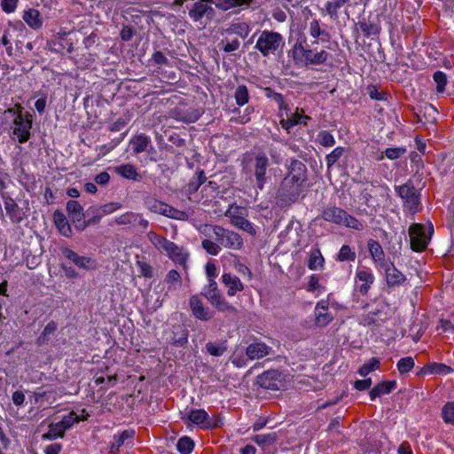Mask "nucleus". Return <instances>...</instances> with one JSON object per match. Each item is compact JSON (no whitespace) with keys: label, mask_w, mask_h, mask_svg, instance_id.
Returning <instances> with one entry per match:
<instances>
[{"label":"nucleus","mask_w":454,"mask_h":454,"mask_svg":"<svg viewBox=\"0 0 454 454\" xmlns=\"http://www.w3.org/2000/svg\"><path fill=\"white\" fill-rule=\"evenodd\" d=\"M289 56L295 65L305 67L324 65L330 59V54L326 51H314L305 41H297L290 50Z\"/></svg>","instance_id":"1"},{"label":"nucleus","mask_w":454,"mask_h":454,"mask_svg":"<svg viewBox=\"0 0 454 454\" xmlns=\"http://www.w3.org/2000/svg\"><path fill=\"white\" fill-rule=\"evenodd\" d=\"M284 46L285 39L282 35L272 30H263L259 35L254 49L263 57L267 58L270 55H276L278 52H281Z\"/></svg>","instance_id":"2"},{"label":"nucleus","mask_w":454,"mask_h":454,"mask_svg":"<svg viewBox=\"0 0 454 454\" xmlns=\"http://www.w3.org/2000/svg\"><path fill=\"white\" fill-rule=\"evenodd\" d=\"M322 218L325 221L343 225L356 231H362L364 224L356 217L350 215L347 211L335 206L329 207L322 212Z\"/></svg>","instance_id":"3"},{"label":"nucleus","mask_w":454,"mask_h":454,"mask_svg":"<svg viewBox=\"0 0 454 454\" xmlns=\"http://www.w3.org/2000/svg\"><path fill=\"white\" fill-rule=\"evenodd\" d=\"M253 161V173L255 177L256 187L262 190L267 182L266 173L270 166V161L264 153H259L252 160L249 154H245L242 160L243 170L248 168V163Z\"/></svg>","instance_id":"4"},{"label":"nucleus","mask_w":454,"mask_h":454,"mask_svg":"<svg viewBox=\"0 0 454 454\" xmlns=\"http://www.w3.org/2000/svg\"><path fill=\"white\" fill-rule=\"evenodd\" d=\"M395 191L403 201L404 210L412 215L419 210L420 192L415 188L411 180L402 185L395 186Z\"/></svg>","instance_id":"5"},{"label":"nucleus","mask_w":454,"mask_h":454,"mask_svg":"<svg viewBox=\"0 0 454 454\" xmlns=\"http://www.w3.org/2000/svg\"><path fill=\"white\" fill-rule=\"evenodd\" d=\"M214 235L215 240L219 243L220 247L239 250L243 246V239L239 234L220 225H215Z\"/></svg>","instance_id":"6"},{"label":"nucleus","mask_w":454,"mask_h":454,"mask_svg":"<svg viewBox=\"0 0 454 454\" xmlns=\"http://www.w3.org/2000/svg\"><path fill=\"white\" fill-rule=\"evenodd\" d=\"M246 208L232 204L229 207V208L225 211L224 215L231 219V223L247 233L254 236L256 234V231L252 223L245 218L246 215Z\"/></svg>","instance_id":"7"},{"label":"nucleus","mask_w":454,"mask_h":454,"mask_svg":"<svg viewBox=\"0 0 454 454\" xmlns=\"http://www.w3.org/2000/svg\"><path fill=\"white\" fill-rule=\"evenodd\" d=\"M303 187L284 177L277 192V199L285 204L296 201L302 192Z\"/></svg>","instance_id":"8"},{"label":"nucleus","mask_w":454,"mask_h":454,"mask_svg":"<svg viewBox=\"0 0 454 454\" xmlns=\"http://www.w3.org/2000/svg\"><path fill=\"white\" fill-rule=\"evenodd\" d=\"M212 4H215V0H197L189 8V17L194 22H201L203 19L211 20L215 16Z\"/></svg>","instance_id":"9"},{"label":"nucleus","mask_w":454,"mask_h":454,"mask_svg":"<svg viewBox=\"0 0 454 454\" xmlns=\"http://www.w3.org/2000/svg\"><path fill=\"white\" fill-rule=\"evenodd\" d=\"M13 134L17 137L20 143H26L30 137V129L32 128L31 114L27 112L23 114L20 111L13 121Z\"/></svg>","instance_id":"10"},{"label":"nucleus","mask_w":454,"mask_h":454,"mask_svg":"<svg viewBox=\"0 0 454 454\" xmlns=\"http://www.w3.org/2000/svg\"><path fill=\"white\" fill-rule=\"evenodd\" d=\"M411 247L413 251H424L429 242L430 236L426 233V227L422 223H413L409 228Z\"/></svg>","instance_id":"11"},{"label":"nucleus","mask_w":454,"mask_h":454,"mask_svg":"<svg viewBox=\"0 0 454 454\" xmlns=\"http://www.w3.org/2000/svg\"><path fill=\"white\" fill-rule=\"evenodd\" d=\"M257 384L265 389L279 390L284 387L282 373L278 370H269L256 378Z\"/></svg>","instance_id":"12"},{"label":"nucleus","mask_w":454,"mask_h":454,"mask_svg":"<svg viewBox=\"0 0 454 454\" xmlns=\"http://www.w3.org/2000/svg\"><path fill=\"white\" fill-rule=\"evenodd\" d=\"M285 177L303 187L307 181L306 165L299 160L292 159L287 166V172Z\"/></svg>","instance_id":"13"},{"label":"nucleus","mask_w":454,"mask_h":454,"mask_svg":"<svg viewBox=\"0 0 454 454\" xmlns=\"http://www.w3.org/2000/svg\"><path fill=\"white\" fill-rule=\"evenodd\" d=\"M375 277L372 270L367 267L358 268L356 272V281L360 283L358 292L362 295H366L373 285Z\"/></svg>","instance_id":"14"},{"label":"nucleus","mask_w":454,"mask_h":454,"mask_svg":"<svg viewBox=\"0 0 454 454\" xmlns=\"http://www.w3.org/2000/svg\"><path fill=\"white\" fill-rule=\"evenodd\" d=\"M61 253L65 258L80 269L87 270L95 269V262L90 257L79 255L68 247H62Z\"/></svg>","instance_id":"15"},{"label":"nucleus","mask_w":454,"mask_h":454,"mask_svg":"<svg viewBox=\"0 0 454 454\" xmlns=\"http://www.w3.org/2000/svg\"><path fill=\"white\" fill-rule=\"evenodd\" d=\"M171 116L176 121L192 123L199 120L200 112L193 107L186 108L185 106H179L173 109Z\"/></svg>","instance_id":"16"},{"label":"nucleus","mask_w":454,"mask_h":454,"mask_svg":"<svg viewBox=\"0 0 454 454\" xmlns=\"http://www.w3.org/2000/svg\"><path fill=\"white\" fill-rule=\"evenodd\" d=\"M189 304L192 315L196 318L202 321H208L213 317V311H211L209 308L204 306L202 300L198 295H192L190 298Z\"/></svg>","instance_id":"17"},{"label":"nucleus","mask_w":454,"mask_h":454,"mask_svg":"<svg viewBox=\"0 0 454 454\" xmlns=\"http://www.w3.org/2000/svg\"><path fill=\"white\" fill-rule=\"evenodd\" d=\"M367 248L375 266L377 268L386 267V254L379 241L370 239L367 242Z\"/></svg>","instance_id":"18"},{"label":"nucleus","mask_w":454,"mask_h":454,"mask_svg":"<svg viewBox=\"0 0 454 454\" xmlns=\"http://www.w3.org/2000/svg\"><path fill=\"white\" fill-rule=\"evenodd\" d=\"M188 419L202 428H213L217 427L215 423L210 421L208 414L201 409L192 410L188 414Z\"/></svg>","instance_id":"19"},{"label":"nucleus","mask_w":454,"mask_h":454,"mask_svg":"<svg viewBox=\"0 0 454 454\" xmlns=\"http://www.w3.org/2000/svg\"><path fill=\"white\" fill-rule=\"evenodd\" d=\"M271 348L262 341H254L249 344L246 349V355L251 360L261 359L270 354Z\"/></svg>","instance_id":"20"},{"label":"nucleus","mask_w":454,"mask_h":454,"mask_svg":"<svg viewBox=\"0 0 454 454\" xmlns=\"http://www.w3.org/2000/svg\"><path fill=\"white\" fill-rule=\"evenodd\" d=\"M316 325L318 326H326L332 320L333 316L328 312V302L321 300L315 308Z\"/></svg>","instance_id":"21"},{"label":"nucleus","mask_w":454,"mask_h":454,"mask_svg":"<svg viewBox=\"0 0 454 454\" xmlns=\"http://www.w3.org/2000/svg\"><path fill=\"white\" fill-rule=\"evenodd\" d=\"M3 199L6 214L9 215L12 222L16 223H20L23 220L24 214L18 204L9 196H4Z\"/></svg>","instance_id":"22"},{"label":"nucleus","mask_w":454,"mask_h":454,"mask_svg":"<svg viewBox=\"0 0 454 454\" xmlns=\"http://www.w3.org/2000/svg\"><path fill=\"white\" fill-rule=\"evenodd\" d=\"M382 269L385 270L386 281L388 286H397L405 282L406 277L393 263L391 266L387 263L386 267H382Z\"/></svg>","instance_id":"23"},{"label":"nucleus","mask_w":454,"mask_h":454,"mask_svg":"<svg viewBox=\"0 0 454 454\" xmlns=\"http://www.w3.org/2000/svg\"><path fill=\"white\" fill-rule=\"evenodd\" d=\"M222 282L227 288V294L229 296H234L238 292H241L244 289V285L239 278L231 273H223Z\"/></svg>","instance_id":"24"},{"label":"nucleus","mask_w":454,"mask_h":454,"mask_svg":"<svg viewBox=\"0 0 454 454\" xmlns=\"http://www.w3.org/2000/svg\"><path fill=\"white\" fill-rule=\"evenodd\" d=\"M165 252L176 263L186 268V262L189 254L182 247H179L171 241L169 246L167 247V250Z\"/></svg>","instance_id":"25"},{"label":"nucleus","mask_w":454,"mask_h":454,"mask_svg":"<svg viewBox=\"0 0 454 454\" xmlns=\"http://www.w3.org/2000/svg\"><path fill=\"white\" fill-rule=\"evenodd\" d=\"M114 172L121 177L134 182H140L143 178L142 175L137 172V168L130 163L115 167Z\"/></svg>","instance_id":"26"},{"label":"nucleus","mask_w":454,"mask_h":454,"mask_svg":"<svg viewBox=\"0 0 454 454\" xmlns=\"http://www.w3.org/2000/svg\"><path fill=\"white\" fill-rule=\"evenodd\" d=\"M134 436L135 431L132 429L124 430L121 434H115L114 436V442L110 446L111 452L116 454L121 446L131 443Z\"/></svg>","instance_id":"27"},{"label":"nucleus","mask_w":454,"mask_h":454,"mask_svg":"<svg viewBox=\"0 0 454 454\" xmlns=\"http://www.w3.org/2000/svg\"><path fill=\"white\" fill-rule=\"evenodd\" d=\"M396 387L395 380H386L378 383L374 386L372 390L369 392V395L371 400H375L377 397H380L383 395L390 394Z\"/></svg>","instance_id":"28"},{"label":"nucleus","mask_w":454,"mask_h":454,"mask_svg":"<svg viewBox=\"0 0 454 454\" xmlns=\"http://www.w3.org/2000/svg\"><path fill=\"white\" fill-rule=\"evenodd\" d=\"M23 20L32 29H39L43 26V20L38 10L30 8L24 12L22 15Z\"/></svg>","instance_id":"29"},{"label":"nucleus","mask_w":454,"mask_h":454,"mask_svg":"<svg viewBox=\"0 0 454 454\" xmlns=\"http://www.w3.org/2000/svg\"><path fill=\"white\" fill-rule=\"evenodd\" d=\"M67 211L73 223L81 224L84 219L83 208L76 200H69L67 203Z\"/></svg>","instance_id":"30"},{"label":"nucleus","mask_w":454,"mask_h":454,"mask_svg":"<svg viewBox=\"0 0 454 454\" xmlns=\"http://www.w3.org/2000/svg\"><path fill=\"white\" fill-rule=\"evenodd\" d=\"M53 221L59 231L65 237H71L72 229L66 215L59 210L53 213Z\"/></svg>","instance_id":"31"},{"label":"nucleus","mask_w":454,"mask_h":454,"mask_svg":"<svg viewBox=\"0 0 454 454\" xmlns=\"http://www.w3.org/2000/svg\"><path fill=\"white\" fill-rule=\"evenodd\" d=\"M150 144L151 139L145 134L134 136L129 141V145H131L132 151L135 154L145 152Z\"/></svg>","instance_id":"32"},{"label":"nucleus","mask_w":454,"mask_h":454,"mask_svg":"<svg viewBox=\"0 0 454 454\" xmlns=\"http://www.w3.org/2000/svg\"><path fill=\"white\" fill-rule=\"evenodd\" d=\"M357 25L361 28L364 35L365 37H370L372 35H377L380 34L381 27L379 23L374 21H366L360 20Z\"/></svg>","instance_id":"33"},{"label":"nucleus","mask_w":454,"mask_h":454,"mask_svg":"<svg viewBox=\"0 0 454 454\" xmlns=\"http://www.w3.org/2000/svg\"><path fill=\"white\" fill-rule=\"evenodd\" d=\"M145 205L151 212L165 215L166 210L168 207V204L158 200L153 197H148L145 200Z\"/></svg>","instance_id":"34"},{"label":"nucleus","mask_w":454,"mask_h":454,"mask_svg":"<svg viewBox=\"0 0 454 454\" xmlns=\"http://www.w3.org/2000/svg\"><path fill=\"white\" fill-rule=\"evenodd\" d=\"M325 259L318 248H313L309 253L308 267L311 270H317L323 268Z\"/></svg>","instance_id":"35"},{"label":"nucleus","mask_w":454,"mask_h":454,"mask_svg":"<svg viewBox=\"0 0 454 454\" xmlns=\"http://www.w3.org/2000/svg\"><path fill=\"white\" fill-rule=\"evenodd\" d=\"M207 180L205 173L201 170L196 172V174L190 179L189 183L186 184V192L189 194H192L198 191L202 184H204Z\"/></svg>","instance_id":"36"},{"label":"nucleus","mask_w":454,"mask_h":454,"mask_svg":"<svg viewBox=\"0 0 454 454\" xmlns=\"http://www.w3.org/2000/svg\"><path fill=\"white\" fill-rule=\"evenodd\" d=\"M253 0H215L217 8L227 11L237 6H249Z\"/></svg>","instance_id":"37"},{"label":"nucleus","mask_w":454,"mask_h":454,"mask_svg":"<svg viewBox=\"0 0 454 454\" xmlns=\"http://www.w3.org/2000/svg\"><path fill=\"white\" fill-rule=\"evenodd\" d=\"M209 302L221 312H236V309L231 306L225 298L221 294L220 296H211Z\"/></svg>","instance_id":"38"},{"label":"nucleus","mask_w":454,"mask_h":454,"mask_svg":"<svg viewBox=\"0 0 454 454\" xmlns=\"http://www.w3.org/2000/svg\"><path fill=\"white\" fill-rule=\"evenodd\" d=\"M147 237L150 242L160 251H166L167 247L171 243L170 240L154 231H149Z\"/></svg>","instance_id":"39"},{"label":"nucleus","mask_w":454,"mask_h":454,"mask_svg":"<svg viewBox=\"0 0 454 454\" xmlns=\"http://www.w3.org/2000/svg\"><path fill=\"white\" fill-rule=\"evenodd\" d=\"M348 2L349 0H330L325 4V12L331 18L336 19L339 10Z\"/></svg>","instance_id":"40"},{"label":"nucleus","mask_w":454,"mask_h":454,"mask_svg":"<svg viewBox=\"0 0 454 454\" xmlns=\"http://www.w3.org/2000/svg\"><path fill=\"white\" fill-rule=\"evenodd\" d=\"M309 34L313 38H319L322 36V41H328L330 38V34L322 29L320 27V22L317 20H312L309 23Z\"/></svg>","instance_id":"41"},{"label":"nucleus","mask_w":454,"mask_h":454,"mask_svg":"<svg viewBox=\"0 0 454 454\" xmlns=\"http://www.w3.org/2000/svg\"><path fill=\"white\" fill-rule=\"evenodd\" d=\"M356 258L355 250L348 245H343L337 254L336 260L338 262H354Z\"/></svg>","instance_id":"42"},{"label":"nucleus","mask_w":454,"mask_h":454,"mask_svg":"<svg viewBox=\"0 0 454 454\" xmlns=\"http://www.w3.org/2000/svg\"><path fill=\"white\" fill-rule=\"evenodd\" d=\"M66 429L58 422L51 423L49 426V430L46 434L43 435L44 439L54 440L58 437H63L65 434Z\"/></svg>","instance_id":"43"},{"label":"nucleus","mask_w":454,"mask_h":454,"mask_svg":"<svg viewBox=\"0 0 454 454\" xmlns=\"http://www.w3.org/2000/svg\"><path fill=\"white\" fill-rule=\"evenodd\" d=\"M380 309H375L373 310L369 311L366 314H363L360 317V325L364 326L373 325L380 319Z\"/></svg>","instance_id":"44"},{"label":"nucleus","mask_w":454,"mask_h":454,"mask_svg":"<svg viewBox=\"0 0 454 454\" xmlns=\"http://www.w3.org/2000/svg\"><path fill=\"white\" fill-rule=\"evenodd\" d=\"M234 98L238 106H241L249 101L248 89L245 85H239L235 90Z\"/></svg>","instance_id":"45"},{"label":"nucleus","mask_w":454,"mask_h":454,"mask_svg":"<svg viewBox=\"0 0 454 454\" xmlns=\"http://www.w3.org/2000/svg\"><path fill=\"white\" fill-rule=\"evenodd\" d=\"M380 362L378 358L372 357L365 364H364L359 369L358 373L362 377L367 376L371 372L379 369Z\"/></svg>","instance_id":"46"},{"label":"nucleus","mask_w":454,"mask_h":454,"mask_svg":"<svg viewBox=\"0 0 454 454\" xmlns=\"http://www.w3.org/2000/svg\"><path fill=\"white\" fill-rule=\"evenodd\" d=\"M176 448L182 454H190L194 448V442L188 436L181 437L177 442Z\"/></svg>","instance_id":"47"},{"label":"nucleus","mask_w":454,"mask_h":454,"mask_svg":"<svg viewBox=\"0 0 454 454\" xmlns=\"http://www.w3.org/2000/svg\"><path fill=\"white\" fill-rule=\"evenodd\" d=\"M206 350L208 354L214 356H220L224 354L227 350V346L224 342L215 343V342H207L206 344Z\"/></svg>","instance_id":"48"},{"label":"nucleus","mask_w":454,"mask_h":454,"mask_svg":"<svg viewBox=\"0 0 454 454\" xmlns=\"http://www.w3.org/2000/svg\"><path fill=\"white\" fill-rule=\"evenodd\" d=\"M86 418H80L74 411H71L68 415L63 417V419L59 422L66 431L69 429L74 423L79 421H84Z\"/></svg>","instance_id":"49"},{"label":"nucleus","mask_w":454,"mask_h":454,"mask_svg":"<svg viewBox=\"0 0 454 454\" xmlns=\"http://www.w3.org/2000/svg\"><path fill=\"white\" fill-rule=\"evenodd\" d=\"M301 121V117L299 116V108H296L295 113H294L289 118L282 119L280 121V124L283 129H285L287 132L295 125L299 124Z\"/></svg>","instance_id":"50"},{"label":"nucleus","mask_w":454,"mask_h":454,"mask_svg":"<svg viewBox=\"0 0 454 454\" xmlns=\"http://www.w3.org/2000/svg\"><path fill=\"white\" fill-rule=\"evenodd\" d=\"M442 418L445 423L454 425V402H449L442 407Z\"/></svg>","instance_id":"51"},{"label":"nucleus","mask_w":454,"mask_h":454,"mask_svg":"<svg viewBox=\"0 0 454 454\" xmlns=\"http://www.w3.org/2000/svg\"><path fill=\"white\" fill-rule=\"evenodd\" d=\"M317 141L324 147H332L335 145L333 136L327 130H322L318 133Z\"/></svg>","instance_id":"52"},{"label":"nucleus","mask_w":454,"mask_h":454,"mask_svg":"<svg viewBox=\"0 0 454 454\" xmlns=\"http://www.w3.org/2000/svg\"><path fill=\"white\" fill-rule=\"evenodd\" d=\"M253 440L262 447H267L274 443L277 440L276 434H257L253 437Z\"/></svg>","instance_id":"53"},{"label":"nucleus","mask_w":454,"mask_h":454,"mask_svg":"<svg viewBox=\"0 0 454 454\" xmlns=\"http://www.w3.org/2000/svg\"><path fill=\"white\" fill-rule=\"evenodd\" d=\"M345 152V149L341 146H338L334 148L331 153L326 155L325 161L327 168H330L332 166H333L339 159L343 155Z\"/></svg>","instance_id":"54"},{"label":"nucleus","mask_w":454,"mask_h":454,"mask_svg":"<svg viewBox=\"0 0 454 454\" xmlns=\"http://www.w3.org/2000/svg\"><path fill=\"white\" fill-rule=\"evenodd\" d=\"M165 216L180 221H187L189 219L187 212L176 209L169 205L166 210Z\"/></svg>","instance_id":"55"},{"label":"nucleus","mask_w":454,"mask_h":454,"mask_svg":"<svg viewBox=\"0 0 454 454\" xmlns=\"http://www.w3.org/2000/svg\"><path fill=\"white\" fill-rule=\"evenodd\" d=\"M121 205L120 203H118V202H112V203L105 204L102 207H100L99 208L90 207L87 210V213L90 215V211H100L101 215H108V214L114 213V211H116L119 208H121Z\"/></svg>","instance_id":"56"},{"label":"nucleus","mask_w":454,"mask_h":454,"mask_svg":"<svg viewBox=\"0 0 454 454\" xmlns=\"http://www.w3.org/2000/svg\"><path fill=\"white\" fill-rule=\"evenodd\" d=\"M397 370L401 374L409 372L414 367V360L411 356L401 358L397 362Z\"/></svg>","instance_id":"57"},{"label":"nucleus","mask_w":454,"mask_h":454,"mask_svg":"<svg viewBox=\"0 0 454 454\" xmlns=\"http://www.w3.org/2000/svg\"><path fill=\"white\" fill-rule=\"evenodd\" d=\"M203 249L210 255H217L221 252V247L218 242L210 239H203L201 242Z\"/></svg>","instance_id":"58"},{"label":"nucleus","mask_w":454,"mask_h":454,"mask_svg":"<svg viewBox=\"0 0 454 454\" xmlns=\"http://www.w3.org/2000/svg\"><path fill=\"white\" fill-rule=\"evenodd\" d=\"M433 78L436 83L437 92L442 93L447 84V75L442 71H437L434 74Z\"/></svg>","instance_id":"59"},{"label":"nucleus","mask_w":454,"mask_h":454,"mask_svg":"<svg viewBox=\"0 0 454 454\" xmlns=\"http://www.w3.org/2000/svg\"><path fill=\"white\" fill-rule=\"evenodd\" d=\"M165 281L169 285L168 289H176V285L181 282L180 273L176 270H169L166 275Z\"/></svg>","instance_id":"60"},{"label":"nucleus","mask_w":454,"mask_h":454,"mask_svg":"<svg viewBox=\"0 0 454 454\" xmlns=\"http://www.w3.org/2000/svg\"><path fill=\"white\" fill-rule=\"evenodd\" d=\"M90 213L92 214V217L87 221H83L81 224L76 225L77 229L83 231L87 226L98 223L103 216L100 211H90Z\"/></svg>","instance_id":"61"},{"label":"nucleus","mask_w":454,"mask_h":454,"mask_svg":"<svg viewBox=\"0 0 454 454\" xmlns=\"http://www.w3.org/2000/svg\"><path fill=\"white\" fill-rule=\"evenodd\" d=\"M266 95H267V97L272 98V100H274L275 102H277L278 104L279 110L287 108V106L285 103L284 97L282 94L275 92V91L271 90L270 89H267Z\"/></svg>","instance_id":"62"},{"label":"nucleus","mask_w":454,"mask_h":454,"mask_svg":"<svg viewBox=\"0 0 454 454\" xmlns=\"http://www.w3.org/2000/svg\"><path fill=\"white\" fill-rule=\"evenodd\" d=\"M368 94L372 99L386 101L388 94L385 91H379L375 86H369L367 88Z\"/></svg>","instance_id":"63"},{"label":"nucleus","mask_w":454,"mask_h":454,"mask_svg":"<svg viewBox=\"0 0 454 454\" xmlns=\"http://www.w3.org/2000/svg\"><path fill=\"white\" fill-rule=\"evenodd\" d=\"M221 294L218 290L217 284L214 279H210V282L207 287V290L205 292V296L207 299V301H211V296H220Z\"/></svg>","instance_id":"64"}]
</instances>
